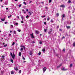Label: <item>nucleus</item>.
Masks as SVG:
<instances>
[{"mask_svg": "<svg viewBox=\"0 0 75 75\" xmlns=\"http://www.w3.org/2000/svg\"><path fill=\"white\" fill-rule=\"evenodd\" d=\"M21 18H22V21H23V20L24 18V17L23 16V15H21Z\"/></svg>", "mask_w": 75, "mask_h": 75, "instance_id": "obj_1", "label": "nucleus"}, {"mask_svg": "<svg viewBox=\"0 0 75 75\" xmlns=\"http://www.w3.org/2000/svg\"><path fill=\"white\" fill-rule=\"evenodd\" d=\"M46 69H47V68L46 67H44L43 69V73H44L45 72V71H46Z\"/></svg>", "mask_w": 75, "mask_h": 75, "instance_id": "obj_2", "label": "nucleus"}, {"mask_svg": "<svg viewBox=\"0 0 75 75\" xmlns=\"http://www.w3.org/2000/svg\"><path fill=\"white\" fill-rule=\"evenodd\" d=\"M30 35L31 36V38H34V36L33 33H32V34H30Z\"/></svg>", "mask_w": 75, "mask_h": 75, "instance_id": "obj_3", "label": "nucleus"}, {"mask_svg": "<svg viewBox=\"0 0 75 75\" xmlns=\"http://www.w3.org/2000/svg\"><path fill=\"white\" fill-rule=\"evenodd\" d=\"M62 71H67L68 70L67 69H65V68H63L62 69Z\"/></svg>", "mask_w": 75, "mask_h": 75, "instance_id": "obj_4", "label": "nucleus"}, {"mask_svg": "<svg viewBox=\"0 0 75 75\" xmlns=\"http://www.w3.org/2000/svg\"><path fill=\"white\" fill-rule=\"evenodd\" d=\"M28 13L29 14V15H31L32 14H33V12L32 11H30V12H28Z\"/></svg>", "mask_w": 75, "mask_h": 75, "instance_id": "obj_5", "label": "nucleus"}, {"mask_svg": "<svg viewBox=\"0 0 75 75\" xmlns=\"http://www.w3.org/2000/svg\"><path fill=\"white\" fill-rule=\"evenodd\" d=\"M12 55L13 56V57H12L13 59H14V58H15V54H14V53H13Z\"/></svg>", "mask_w": 75, "mask_h": 75, "instance_id": "obj_6", "label": "nucleus"}, {"mask_svg": "<svg viewBox=\"0 0 75 75\" xmlns=\"http://www.w3.org/2000/svg\"><path fill=\"white\" fill-rule=\"evenodd\" d=\"M61 7H62V8H65V6L64 5H61L60 6Z\"/></svg>", "mask_w": 75, "mask_h": 75, "instance_id": "obj_7", "label": "nucleus"}, {"mask_svg": "<svg viewBox=\"0 0 75 75\" xmlns=\"http://www.w3.org/2000/svg\"><path fill=\"white\" fill-rule=\"evenodd\" d=\"M29 54L30 55H33V52L32 51H30Z\"/></svg>", "mask_w": 75, "mask_h": 75, "instance_id": "obj_8", "label": "nucleus"}, {"mask_svg": "<svg viewBox=\"0 0 75 75\" xmlns=\"http://www.w3.org/2000/svg\"><path fill=\"white\" fill-rule=\"evenodd\" d=\"M51 32H52V30L51 29L50 31L48 32L49 34H51Z\"/></svg>", "mask_w": 75, "mask_h": 75, "instance_id": "obj_9", "label": "nucleus"}, {"mask_svg": "<svg viewBox=\"0 0 75 75\" xmlns=\"http://www.w3.org/2000/svg\"><path fill=\"white\" fill-rule=\"evenodd\" d=\"M61 65H62V64H60L59 66L57 67V68H60Z\"/></svg>", "mask_w": 75, "mask_h": 75, "instance_id": "obj_10", "label": "nucleus"}, {"mask_svg": "<svg viewBox=\"0 0 75 75\" xmlns=\"http://www.w3.org/2000/svg\"><path fill=\"white\" fill-rule=\"evenodd\" d=\"M44 48L42 50V51L44 52L45 51V47H44Z\"/></svg>", "mask_w": 75, "mask_h": 75, "instance_id": "obj_11", "label": "nucleus"}, {"mask_svg": "<svg viewBox=\"0 0 75 75\" xmlns=\"http://www.w3.org/2000/svg\"><path fill=\"white\" fill-rule=\"evenodd\" d=\"M14 68L15 69L16 71H17V70H18V68L17 67H15Z\"/></svg>", "mask_w": 75, "mask_h": 75, "instance_id": "obj_12", "label": "nucleus"}, {"mask_svg": "<svg viewBox=\"0 0 75 75\" xmlns=\"http://www.w3.org/2000/svg\"><path fill=\"white\" fill-rule=\"evenodd\" d=\"M66 27H67V28H68V29L70 28H71V27L70 26H66Z\"/></svg>", "mask_w": 75, "mask_h": 75, "instance_id": "obj_13", "label": "nucleus"}, {"mask_svg": "<svg viewBox=\"0 0 75 75\" xmlns=\"http://www.w3.org/2000/svg\"><path fill=\"white\" fill-rule=\"evenodd\" d=\"M35 33L36 34H38V33H39V32L37 30H36Z\"/></svg>", "mask_w": 75, "mask_h": 75, "instance_id": "obj_14", "label": "nucleus"}, {"mask_svg": "<svg viewBox=\"0 0 75 75\" xmlns=\"http://www.w3.org/2000/svg\"><path fill=\"white\" fill-rule=\"evenodd\" d=\"M21 52H19V57H20V56H21Z\"/></svg>", "mask_w": 75, "mask_h": 75, "instance_id": "obj_15", "label": "nucleus"}, {"mask_svg": "<svg viewBox=\"0 0 75 75\" xmlns=\"http://www.w3.org/2000/svg\"><path fill=\"white\" fill-rule=\"evenodd\" d=\"M11 74H14V73L13 71H11Z\"/></svg>", "mask_w": 75, "mask_h": 75, "instance_id": "obj_16", "label": "nucleus"}, {"mask_svg": "<svg viewBox=\"0 0 75 75\" xmlns=\"http://www.w3.org/2000/svg\"><path fill=\"white\" fill-rule=\"evenodd\" d=\"M1 20L2 21H4V20H5V19H4H4L2 18V19H1Z\"/></svg>", "mask_w": 75, "mask_h": 75, "instance_id": "obj_17", "label": "nucleus"}, {"mask_svg": "<svg viewBox=\"0 0 75 75\" xmlns=\"http://www.w3.org/2000/svg\"><path fill=\"white\" fill-rule=\"evenodd\" d=\"M41 52H39L38 53V55H41Z\"/></svg>", "mask_w": 75, "mask_h": 75, "instance_id": "obj_18", "label": "nucleus"}, {"mask_svg": "<svg viewBox=\"0 0 75 75\" xmlns=\"http://www.w3.org/2000/svg\"><path fill=\"white\" fill-rule=\"evenodd\" d=\"M63 17H65V15L64 14H63L62 15Z\"/></svg>", "mask_w": 75, "mask_h": 75, "instance_id": "obj_19", "label": "nucleus"}, {"mask_svg": "<svg viewBox=\"0 0 75 75\" xmlns=\"http://www.w3.org/2000/svg\"><path fill=\"white\" fill-rule=\"evenodd\" d=\"M50 19V18L49 17H48L47 19V21H49Z\"/></svg>", "mask_w": 75, "mask_h": 75, "instance_id": "obj_20", "label": "nucleus"}, {"mask_svg": "<svg viewBox=\"0 0 75 75\" xmlns=\"http://www.w3.org/2000/svg\"><path fill=\"white\" fill-rule=\"evenodd\" d=\"M71 2V1L70 0H69L68 2V3H70Z\"/></svg>", "mask_w": 75, "mask_h": 75, "instance_id": "obj_21", "label": "nucleus"}, {"mask_svg": "<svg viewBox=\"0 0 75 75\" xmlns=\"http://www.w3.org/2000/svg\"><path fill=\"white\" fill-rule=\"evenodd\" d=\"M73 47H75V42H74L73 44Z\"/></svg>", "mask_w": 75, "mask_h": 75, "instance_id": "obj_22", "label": "nucleus"}, {"mask_svg": "<svg viewBox=\"0 0 75 75\" xmlns=\"http://www.w3.org/2000/svg\"><path fill=\"white\" fill-rule=\"evenodd\" d=\"M62 51H63V52H65V48L64 49L62 50Z\"/></svg>", "mask_w": 75, "mask_h": 75, "instance_id": "obj_23", "label": "nucleus"}, {"mask_svg": "<svg viewBox=\"0 0 75 75\" xmlns=\"http://www.w3.org/2000/svg\"><path fill=\"white\" fill-rule=\"evenodd\" d=\"M44 30L45 33L47 31V29H44Z\"/></svg>", "mask_w": 75, "mask_h": 75, "instance_id": "obj_24", "label": "nucleus"}, {"mask_svg": "<svg viewBox=\"0 0 75 75\" xmlns=\"http://www.w3.org/2000/svg\"><path fill=\"white\" fill-rule=\"evenodd\" d=\"M21 70H20L19 72L18 73L19 74H21Z\"/></svg>", "mask_w": 75, "mask_h": 75, "instance_id": "obj_25", "label": "nucleus"}, {"mask_svg": "<svg viewBox=\"0 0 75 75\" xmlns=\"http://www.w3.org/2000/svg\"><path fill=\"white\" fill-rule=\"evenodd\" d=\"M11 56L12 58H13V54H12L11 53Z\"/></svg>", "mask_w": 75, "mask_h": 75, "instance_id": "obj_26", "label": "nucleus"}, {"mask_svg": "<svg viewBox=\"0 0 75 75\" xmlns=\"http://www.w3.org/2000/svg\"><path fill=\"white\" fill-rule=\"evenodd\" d=\"M21 51H23V48L22 47L21 49Z\"/></svg>", "mask_w": 75, "mask_h": 75, "instance_id": "obj_27", "label": "nucleus"}, {"mask_svg": "<svg viewBox=\"0 0 75 75\" xmlns=\"http://www.w3.org/2000/svg\"><path fill=\"white\" fill-rule=\"evenodd\" d=\"M11 62H12V63H13V60L12 59H11Z\"/></svg>", "mask_w": 75, "mask_h": 75, "instance_id": "obj_28", "label": "nucleus"}, {"mask_svg": "<svg viewBox=\"0 0 75 75\" xmlns=\"http://www.w3.org/2000/svg\"><path fill=\"white\" fill-rule=\"evenodd\" d=\"M7 44H6L5 45H4V47H7Z\"/></svg>", "mask_w": 75, "mask_h": 75, "instance_id": "obj_29", "label": "nucleus"}, {"mask_svg": "<svg viewBox=\"0 0 75 75\" xmlns=\"http://www.w3.org/2000/svg\"><path fill=\"white\" fill-rule=\"evenodd\" d=\"M29 16H28V15H27L26 16V18H28V17H29Z\"/></svg>", "mask_w": 75, "mask_h": 75, "instance_id": "obj_30", "label": "nucleus"}, {"mask_svg": "<svg viewBox=\"0 0 75 75\" xmlns=\"http://www.w3.org/2000/svg\"><path fill=\"white\" fill-rule=\"evenodd\" d=\"M72 67V64H71L70 65V67Z\"/></svg>", "mask_w": 75, "mask_h": 75, "instance_id": "obj_31", "label": "nucleus"}, {"mask_svg": "<svg viewBox=\"0 0 75 75\" xmlns=\"http://www.w3.org/2000/svg\"><path fill=\"white\" fill-rule=\"evenodd\" d=\"M56 15H57V16H59V13H57Z\"/></svg>", "mask_w": 75, "mask_h": 75, "instance_id": "obj_32", "label": "nucleus"}, {"mask_svg": "<svg viewBox=\"0 0 75 75\" xmlns=\"http://www.w3.org/2000/svg\"><path fill=\"white\" fill-rule=\"evenodd\" d=\"M23 48L24 50H25V46H23Z\"/></svg>", "mask_w": 75, "mask_h": 75, "instance_id": "obj_33", "label": "nucleus"}, {"mask_svg": "<svg viewBox=\"0 0 75 75\" xmlns=\"http://www.w3.org/2000/svg\"><path fill=\"white\" fill-rule=\"evenodd\" d=\"M51 2V0H49V3H50Z\"/></svg>", "mask_w": 75, "mask_h": 75, "instance_id": "obj_34", "label": "nucleus"}, {"mask_svg": "<svg viewBox=\"0 0 75 75\" xmlns=\"http://www.w3.org/2000/svg\"><path fill=\"white\" fill-rule=\"evenodd\" d=\"M14 44H15V42H13V44H12V45H14Z\"/></svg>", "mask_w": 75, "mask_h": 75, "instance_id": "obj_35", "label": "nucleus"}, {"mask_svg": "<svg viewBox=\"0 0 75 75\" xmlns=\"http://www.w3.org/2000/svg\"><path fill=\"white\" fill-rule=\"evenodd\" d=\"M11 17V15L10 16H8V18H10V17Z\"/></svg>", "mask_w": 75, "mask_h": 75, "instance_id": "obj_36", "label": "nucleus"}, {"mask_svg": "<svg viewBox=\"0 0 75 75\" xmlns=\"http://www.w3.org/2000/svg\"><path fill=\"white\" fill-rule=\"evenodd\" d=\"M39 43L40 44H42V42L41 41H40Z\"/></svg>", "mask_w": 75, "mask_h": 75, "instance_id": "obj_37", "label": "nucleus"}, {"mask_svg": "<svg viewBox=\"0 0 75 75\" xmlns=\"http://www.w3.org/2000/svg\"><path fill=\"white\" fill-rule=\"evenodd\" d=\"M21 7V4L19 5V7Z\"/></svg>", "mask_w": 75, "mask_h": 75, "instance_id": "obj_38", "label": "nucleus"}, {"mask_svg": "<svg viewBox=\"0 0 75 75\" xmlns=\"http://www.w3.org/2000/svg\"><path fill=\"white\" fill-rule=\"evenodd\" d=\"M44 24H45V25H46V22H44Z\"/></svg>", "mask_w": 75, "mask_h": 75, "instance_id": "obj_39", "label": "nucleus"}, {"mask_svg": "<svg viewBox=\"0 0 75 75\" xmlns=\"http://www.w3.org/2000/svg\"><path fill=\"white\" fill-rule=\"evenodd\" d=\"M18 32H20V31H21V30H18Z\"/></svg>", "mask_w": 75, "mask_h": 75, "instance_id": "obj_40", "label": "nucleus"}, {"mask_svg": "<svg viewBox=\"0 0 75 75\" xmlns=\"http://www.w3.org/2000/svg\"><path fill=\"white\" fill-rule=\"evenodd\" d=\"M64 38H65V37H64V36H63V37H62V39H64Z\"/></svg>", "mask_w": 75, "mask_h": 75, "instance_id": "obj_41", "label": "nucleus"}, {"mask_svg": "<svg viewBox=\"0 0 75 75\" xmlns=\"http://www.w3.org/2000/svg\"><path fill=\"white\" fill-rule=\"evenodd\" d=\"M23 4H25V5H26V4H27V3H25V2H23Z\"/></svg>", "mask_w": 75, "mask_h": 75, "instance_id": "obj_42", "label": "nucleus"}, {"mask_svg": "<svg viewBox=\"0 0 75 75\" xmlns=\"http://www.w3.org/2000/svg\"><path fill=\"white\" fill-rule=\"evenodd\" d=\"M23 59L24 60H25V58H24V57H23Z\"/></svg>", "mask_w": 75, "mask_h": 75, "instance_id": "obj_43", "label": "nucleus"}, {"mask_svg": "<svg viewBox=\"0 0 75 75\" xmlns=\"http://www.w3.org/2000/svg\"><path fill=\"white\" fill-rule=\"evenodd\" d=\"M59 30L60 31H62V29H60Z\"/></svg>", "mask_w": 75, "mask_h": 75, "instance_id": "obj_44", "label": "nucleus"}, {"mask_svg": "<svg viewBox=\"0 0 75 75\" xmlns=\"http://www.w3.org/2000/svg\"><path fill=\"white\" fill-rule=\"evenodd\" d=\"M5 57V56H4L3 55L2 56V58H4Z\"/></svg>", "mask_w": 75, "mask_h": 75, "instance_id": "obj_45", "label": "nucleus"}, {"mask_svg": "<svg viewBox=\"0 0 75 75\" xmlns=\"http://www.w3.org/2000/svg\"><path fill=\"white\" fill-rule=\"evenodd\" d=\"M13 33L14 34H16V32L15 31L13 32Z\"/></svg>", "mask_w": 75, "mask_h": 75, "instance_id": "obj_46", "label": "nucleus"}, {"mask_svg": "<svg viewBox=\"0 0 75 75\" xmlns=\"http://www.w3.org/2000/svg\"><path fill=\"white\" fill-rule=\"evenodd\" d=\"M15 24H16V25H18V23H15Z\"/></svg>", "mask_w": 75, "mask_h": 75, "instance_id": "obj_47", "label": "nucleus"}, {"mask_svg": "<svg viewBox=\"0 0 75 75\" xmlns=\"http://www.w3.org/2000/svg\"><path fill=\"white\" fill-rule=\"evenodd\" d=\"M41 3H42V4H44V2H41Z\"/></svg>", "mask_w": 75, "mask_h": 75, "instance_id": "obj_48", "label": "nucleus"}, {"mask_svg": "<svg viewBox=\"0 0 75 75\" xmlns=\"http://www.w3.org/2000/svg\"><path fill=\"white\" fill-rule=\"evenodd\" d=\"M46 19H47L46 18H44V20H46Z\"/></svg>", "mask_w": 75, "mask_h": 75, "instance_id": "obj_49", "label": "nucleus"}, {"mask_svg": "<svg viewBox=\"0 0 75 75\" xmlns=\"http://www.w3.org/2000/svg\"><path fill=\"white\" fill-rule=\"evenodd\" d=\"M26 11H28V9H26Z\"/></svg>", "mask_w": 75, "mask_h": 75, "instance_id": "obj_50", "label": "nucleus"}, {"mask_svg": "<svg viewBox=\"0 0 75 75\" xmlns=\"http://www.w3.org/2000/svg\"><path fill=\"white\" fill-rule=\"evenodd\" d=\"M11 27H13V26L12 25H11Z\"/></svg>", "mask_w": 75, "mask_h": 75, "instance_id": "obj_51", "label": "nucleus"}, {"mask_svg": "<svg viewBox=\"0 0 75 75\" xmlns=\"http://www.w3.org/2000/svg\"><path fill=\"white\" fill-rule=\"evenodd\" d=\"M45 8H46L47 9V8H47V7H45Z\"/></svg>", "mask_w": 75, "mask_h": 75, "instance_id": "obj_52", "label": "nucleus"}, {"mask_svg": "<svg viewBox=\"0 0 75 75\" xmlns=\"http://www.w3.org/2000/svg\"><path fill=\"white\" fill-rule=\"evenodd\" d=\"M24 46H23V45H21V47H24Z\"/></svg>", "mask_w": 75, "mask_h": 75, "instance_id": "obj_53", "label": "nucleus"}, {"mask_svg": "<svg viewBox=\"0 0 75 75\" xmlns=\"http://www.w3.org/2000/svg\"><path fill=\"white\" fill-rule=\"evenodd\" d=\"M7 23V22H5V24H6Z\"/></svg>", "mask_w": 75, "mask_h": 75, "instance_id": "obj_54", "label": "nucleus"}, {"mask_svg": "<svg viewBox=\"0 0 75 75\" xmlns=\"http://www.w3.org/2000/svg\"><path fill=\"white\" fill-rule=\"evenodd\" d=\"M6 10H8V8H6Z\"/></svg>", "mask_w": 75, "mask_h": 75, "instance_id": "obj_55", "label": "nucleus"}, {"mask_svg": "<svg viewBox=\"0 0 75 75\" xmlns=\"http://www.w3.org/2000/svg\"><path fill=\"white\" fill-rule=\"evenodd\" d=\"M31 2H32V1H30L29 2L30 3H31Z\"/></svg>", "mask_w": 75, "mask_h": 75, "instance_id": "obj_56", "label": "nucleus"}, {"mask_svg": "<svg viewBox=\"0 0 75 75\" xmlns=\"http://www.w3.org/2000/svg\"><path fill=\"white\" fill-rule=\"evenodd\" d=\"M51 22H53V21H52V19L51 20Z\"/></svg>", "mask_w": 75, "mask_h": 75, "instance_id": "obj_57", "label": "nucleus"}, {"mask_svg": "<svg viewBox=\"0 0 75 75\" xmlns=\"http://www.w3.org/2000/svg\"><path fill=\"white\" fill-rule=\"evenodd\" d=\"M62 20H64V18H62Z\"/></svg>", "mask_w": 75, "mask_h": 75, "instance_id": "obj_58", "label": "nucleus"}, {"mask_svg": "<svg viewBox=\"0 0 75 75\" xmlns=\"http://www.w3.org/2000/svg\"><path fill=\"white\" fill-rule=\"evenodd\" d=\"M21 23H23V21H21Z\"/></svg>", "mask_w": 75, "mask_h": 75, "instance_id": "obj_59", "label": "nucleus"}, {"mask_svg": "<svg viewBox=\"0 0 75 75\" xmlns=\"http://www.w3.org/2000/svg\"><path fill=\"white\" fill-rule=\"evenodd\" d=\"M17 18H18L19 19V16H18Z\"/></svg>", "mask_w": 75, "mask_h": 75, "instance_id": "obj_60", "label": "nucleus"}, {"mask_svg": "<svg viewBox=\"0 0 75 75\" xmlns=\"http://www.w3.org/2000/svg\"><path fill=\"white\" fill-rule=\"evenodd\" d=\"M57 28H59V26H57Z\"/></svg>", "mask_w": 75, "mask_h": 75, "instance_id": "obj_61", "label": "nucleus"}, {"mask_svg": "<svg viewBox=\"0 0 75 75\" xmlns=\"http://www.w3.org/2000/svg\"><path fill=\"white\" fill-rule=\"evenodd\" d=\"M24 14H25V13H26L25 11V12H24Z\"/></svg>", "mask_w": 75, "mask_h": 75, "instance_id": "obj_62", "label": "nucleus"}, {"mask_svg": "<svg viewBox=\"0 0 75 75\" xmlns=\"http://www.w3.org/2000/svg\"><path fill=\"white\" fill-rule=\"evenodd\" d=\"M3 45H4V44H5V43H4V42L3 43Z\"/></svg>", "mask_w": 75, "mask_h": 75, "instance_id": "obj_63", "label": "nucleus"}, {"mask_svg": "<svg viewBox=\"0 0 75 75\" xmlns=\"http://www.w3.org/2000/svg\"><path fill=\"white\" fill-rule=\"evenodd\" d=\"M43 17H45V15H44V16H43Z\"/></svg>", "mask_w": 75, "mask_h": 75, "instance_id": "obj_64", "label": "nucleus"}]
</instances>
